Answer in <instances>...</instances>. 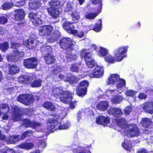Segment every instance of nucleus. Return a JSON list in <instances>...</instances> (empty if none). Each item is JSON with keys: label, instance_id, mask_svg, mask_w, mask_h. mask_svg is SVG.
Returning <instances> with one entry per match:
<instances>
[{"label": "nucleus", "instance_id": "2f4dec72", "mask_svg": "<svg viewBox=\"0 0 153 153\" xmlns=\"http://www.w3.org/2000/svg\"><path fill=\"white\" fill-rule=\"evenodd\" d=\"M79 80V78L73 75L67 76L65 79V81L68 82L72 84L74 83H76Z\"/></svg>", "mask_w": 153, "mask_h": 153}, {"label": "nucleus", "instance_id": "f257e3e1", "mask_svg": "<svg viewBox=\"0 0 153 153\" xmlns=\"http://www.w3.org/2000/svg\"><path fill=\"white\" fill-rule=\"evenodd\" d=\"M52 118H49L47 120L46 124L48 129L51 131H53L58 129H66L69 127V123H64L61 125L58 121L61 119L60 116L55 113L49 115Z\"/></svg>", "mask_w": 153, "mask_h": 153}, {"label": "nucleus", "instance_id": "473e14b6", "mask_svg": "<svg viewBox=\"0 0 153 153\" xmlns=\"http://www.w3.org/2000/svg\"><path fill=\"white\" fill-rule=\"evenodd\" d=\"M86 50L83 49L81 51V55L83 56L85 61L89 60L91 59H93L92 56V54L90 52L86 51Z\"/></svg>", "mask_w": 153, "mask_h": 153}, {"label": "nucleus", "instance_id": "1a4fd4ad", "mask_svg": "<svg viewBox=\"0 0 153 153\" xmlns=\"http://www.w3.org/2000/svg\"><path fill=\"white\" fill-rule=\"evenodd\" d=\"M38 64V60L35 57H32L24 60V66L27 69H35Z\"/></svg>", "mask_w": 153, "mask_h": 153}, {"label": "nucleus", "instance_id": "c85d7f7f", "mask_svg": "<svg viewBox=\"0 0 153 153\" xmlns=\"http://www.w3.org/2000/svg\"><path fill=\"white\" fill-rule=\"evenodd\" d=\"M34 146V144L31 142H23L21 143L18 146V147L21 149L29 150L32 149Z\"/></svg>", "mask_w": 153, "mask_h": 153}, {"label": "nucleus", "instance_id": "4be33fe9", "mask_svg": "<svg viewBox=\"0 0 153 153\" xmlns=\"http://www.w3.org/2000/svg\"><path fill=\"white\" fill-rule=\"evenodd\" d=\"M46 9L48 13L53 18H55L58 16L59 11L56 8L48 7Z\"/></svg>", "mask_w": 153, "mask_h": 153}, {"label": "nucleus", "instance_id": "69168bd1", "mask_svg": "<svg viewBox=\"0 0 153 153\" xmlns=\"http://www.w3.org/2000/svg\"><path fill=\"white\" fill-rule=\"evenodd\" d=\"M39 144L42 147H45L46 144L45 140L44 139L40 140L39 142Z\"/></svg>", "mask_w": 153, "mask_h": 153}, {"label": "nucleus", "instance_id": "2eb2a0df", "mask_svg": "<svg viewBox=\"0 0 153 153\" xmlns=\"http://www.w3.org/2000/svg\"><path fill=\"white\" fill-rule=\"evenodd\" d=\"M97 124L103 126H106L110 122V118L109 117L103 115L99 116L96 119Z\"/></svg>", "mask_w": 153, "mask_h": 153}, {"label": "nucleus", "instance_id": "aec40b11", "mask_svg": "<svg viewBox=\"0 0 153 153\" xmlns=\"http://www.w3.org/2000/svg\"><path fill=\"white\" fill-rule=\"evenodd\" d=\"M143 109L146 112L151 114H153V102H145Z\"/></svg>", "mask_w": 153, "mask_h": 153}, {"label": "nucleus", "instance_id": "6e6552de", "mask_svg": "<svg viewBox=\"0 0 153 153\" xmlns=\"http://www.w3.org/2000/svg\"><path fill=\"white\" fill-rule=\"evenodd\" d=\"M141 126L144 128H149L144 130V133L146 134H151L153 131V122L152 120L147 117L143 118L140 122Z\"/></svg>", "mask_w": 153, "mask_h": 153}, {"label": "nucleus", "instance_id": "39448f33", "mask_svg": "<svg viewBox=\"0 0 153 153\" xmlns=\"http://www.w3.org/2000/svg\"><path fill=\"white\" fill-rule=\"evenodd\" d=\"M102 0H91L92 3L95 5V12L88 13L85 16L86 19H94L100 13L102 9Z\"/></svg>", "mask_w": 153, "mask_h": 153}, {"label": "nucleus", "instance_id": "cd10ccee", "mask_svg": "<svg viewBox=\"0 0 153 153\" xmlns=\"http://www.w3.org/2000/svg\"><path fill=\"white\" fill-rule=\"evenodd\" d=\"M42 81L40 79H38L34 80L33 82L30 78V83H29L31 87L33 88H36L41 86Z\"/></svg>", "mask_w": 153, "mask_h": 153}, {"label": "nucleus", "instance_id": "f03ea898", "mask_svg": "<svg viewBox=\"0 0 153 153\" xmlns=\"http://www.w3.org/2000/svg\"><path fill=\"white\" fill-rule=\"evenodd\" d=\"M129 48L128 46H122L116 49L114 51V56L110 55L105 57V60L108 63H113L115 60L118 62L121 61L126 56L125 54Z\"/></svg>", "mask_w": 153, "mask_h": 153}, {"label": "nucleus", "instance_id": "5fc2aeb1", "mask_svg": "<svg viewBox=\"0 0 153 153\" xmlns=\"http://www.w3.org/2000/svg\"><path fill=\"white\" fill-rule=\"evenodd\" d=\"M73 7L71 3H68L64 9V11L65 12L68 13L72 11Z\"/></svg>", "mask_w": 153, "mask_h": 153}, {"label": "nucleus", "instance_id": "9b49d317", "mask_svg": "<svg viewBox=\"0 0 153 153\" xmlns=\"http://www.w3.org/2000/svg\"><path fill=\"white\" fill-rule=\"evenodd\" d=\"M126 128H128V132L131 136H138L140 134L139 129L137 126L134 124H128Z\"/></svg>", "mask_w": 153, "mask_h": 153}, {"label": "nucleus", "instance_id": "49530a36", "mask_svg": "<svg viewBox=\"0 0 153 153\" xmlns=\"http://www.w3.org/2000/svg\"><path fill=\"white\" fill-rule=\"evenodd\" d=\"M116 83V87L118 88H121L125 86L126 85L125 80L124 79L120 78Z\"/></svg>", "mask_w": 153, "mask_h": 153}, {"label": "nucleus", "instance_id": "e2e57ef3", "mask_svg": "<svg viewBox=\"0 0 153 153\" xmlns=\"http://www.w3.org/2000/svg\"><path fill=\"white\" fill-rule=\"evenodd\" d=\"M0 153H15V152L13 149L7 148L1 149L0 151Z\"/></svg>", "mask_w": 153, "mask_h": 153}, {"label": "nucleus", "instance_id": "bf43d9fd", "mask_svg": "<svg viewBox=\"0 0 153 153\" xmlns=\"http://www.w3.org/2000/svg\"><path fill=\"white\" fill-rule=\"evenodd\" d=\"M45 28L46 36L50 35L53 30V27L51 25H47L46 26Z\"/></svg>", "mask_w": 153, "mask_h": 153}, {"label": "nucleus", "instance_id": "864d4df0", "mask_svg": "<svg viewBox=\"0 0 153 153\" xmlns=\"http://www.w3.org/2000/svg\"><path fill=\"white\" fill-rule=\"evenodd\" d=\"M79 69V65L76 63L72 64L70 68L71 71L76 73L78 72Z\"/></svg>", "mask_w": 153, "mask_h": 153}, {"label": "nucleus", "instance_id": "338daca9", "mask_svg": "<svg viewBox=\"0 0 153 153\" xmlns=\"http://www.w3.org/2000/svg\"><path fill=\"white\" fill-rule=\"evenodd\" d=\"M80 148H81L79 146L76 148L72 149V151L73 153H80L81 150Z\"/></svg>", "mask_w": 153, "mask_h": 153}, {"label": "nucleus", "instance_id": "0e129e2a", "mask_svg": "<svg viewBox=\"0 0 153 153\" xmlns=\"http://www.w3.org/2000/svg\"><path fill=\"white\" fill-rule=\"evenodd\" d=\"M147 97V95L144 93H140L138 95V98L140 99H145Z\"/></svg>", "mask_w": 153, "mask_h": 153}, {"label": "nucleus", "instance_id": "5701e85b", "mask_svg": "<svg viewBox=\"0 0 153 153\" xmlns=\"http://www.w3.org/2000/svg\"><path fill=\"white\" fill-rule=\"evenodd\" d=\"M19 135H14L10 136L7 137L6 143L7 144H15L16 142L19 141Z\"/></svg>", "mask_w": 153, "mask_h": 153}, {"label": "nucleus", "instance_id": "13d9d810", "mask_svg": "<svg viewBox=\"0 0 153 153\" xmlns=\"http://www.w3.org/2000/svg\"><path fill=\"white\" fill-rule=\"evenodd\" d=\"M8 22L7 18L5 16H0V25H4Z\"/></svg>", "mask_w": 153, "mask_h": 153}, {"label": "nucleus", "instance_id": "f704fd0d", "mask_svg": "<svg viewBox=\"0 0 153 153\" xmlns=\"http://www.w3.org/2000/svg\"><path fill=\"white\" fill-rule=\"evenodd\" d=\"M87 88L79 87L76 90V94L79 97H83L86 94Z\"/></svg>", "mask_w": 153, "mask_h": 153}, {"label": "nucleus", "instance_id": "c03bdc74", "mask_svg": "<svg viewBox=\"0 0 153 153\" xmlns=\"http://www.w3.org/2000/svg\"><path fill=\"white\" fill-rule=\"evenodd\" d=\"M33 132V131L31 130H28L23 132L22 134L21 135L19 134L20 136L19 137V141L24 140L27 137L29 134H32Z\"/></svg>", "mask_w": 153, "mask_h": 153}, {"label": "nucleus", "instance_id": "6e6d98bb", "mask_svg": "<svg viewBox=\"0 0 153 153\" xmlns=\"http://www.w3.org/2000/svg\"><path fill=\"white\" fill-rule=\"evenodd\" d=\"M46 25L40 27L39 29V34L41 36H46Z\"/></svg>", "mask_w": 153, "mask_h": 153}, {"label": "nucleus", "instance_id": "c756f323", "mask_svg": "<svg viewBox=\"0 0 153 153\" xmlns=\"http://www.w3.org/2000/svg\"><path fill=\"white\" fill-rule=\"evenodd\" d=\"M42 106L48 110L54 111H55L56 108L53 103L49 101H46L44 103Z\"/></svg>", "mask_w": 153, "mask_h": 153}, {"label": "nucleus", "instance_id": "4d7b16f0", "mask_svg": "<svg viewBox=\"0 0 153 153\" xmlns=\"http://www.w3.org/2000/svg\"><path fill=\"white\" fill-rule=\"evenodd\" d=\"M132 110L131 107L129 106H127L125 108L124 111V113L126 115H129L130 114Z\"/></svg>", "mask_w": 153, "mask_h": 153}, {"label": "nucleus", "instance_id": "603ef678", "mask_svg": "<svg viewBox=\"0 0 153 153\" xmlns=\"http://www.w3.org/2000/svg\"><path fill=\"white\" fill-rule=\"evenodd\" d=\"M136 92L132 90H126L125 92V94L127 96L133 97L136 95Z\"/></svg>", "mask_w": 153, "mask_h": 153}, {"label": "nucleus", "instance_id": "dca6fc26", "mask_svg": "<svg viewBox=\"0 0 153 153\" xmlns=\"http://www.w3.org/2000/svg\"><path fill=\"white\" fill-rule=\"evenodd\" d=\"M103 68L102 67L97 65L94 69L92 75L94 77L98 78L103 76Z\"/></svg>", "mask_w": 153, "mask_h": 153}, {"label": "nucleus", "instance_id": "ea45409f", "mask_svg": "<svg viewBox=\"0 0 153 153\" xmlns=\"http://www.w3.org/2000/svg\"><path fill=\"white\" fill-rule=\"evenodd\" d=\"M34 41L33 40H30V41L29 39L26 40L24 42V45L27 48L31 49L34 48L33 44Z\"/></svg>", "mask_w": 153, "mask_h": 153}, {"label": "nucleus", "instance_id": "72a5a7b5", "mask_svg": "<svg viewBox=\"0 0 153 153\" xmlns=\"http://www.w3.org/2000/svg\"><path fill=\"white\" fill-rule=\"evenodd\" d=\"M63 28L68 32L71 28H74V23L70 21H65L62 25Z\"/></svg>", "mask_w": 153, "mask_h": 153}, {"label": "nucleus", "instance_id": "423d86ee", "mask_svg": "<svg viewBox=\"0 0 153 153\" xmlns=\"http://www.w3.org/2000/svg\"><path fill=\"white\" fill-rule=\"evenodd\" d=\"M59 44L60 48L63 50L71 51L74 50L73 40L69 38L63 37L60 39Z\"/></svg>", "mask_w": 153, "mask_h": 153}, {"label": "nucleus", "instance_id": "79ce46f5", "mask_svg": "<svg viewBox=\"0 0 153 153\" xmlns=\"http://www.w3.org/2000/svg\"><path fill=\"white\" fill-rule=\"evenodd\" d=\"M50 7L56 8L60 5V0H51L49 2Z\"/></svg>", "mask_w": 153, "mask_h": 153}, {"label": "nucleus", "instance_id": "de8ad7c7", "mask_svg": "<svg viewBox=\"0 0 153 153\" xmlns=\"http://www.w3.org/2000/svg\"><path fill=\"white\" fill-rule=\"evenodd\" d=\"M122 146L127 150H130L132 146V144L131 141L125 140L122 145Z\"/></svg>", "mask_w": 153, "mask_h": 153}, {"label": "nucleus", "instance_id": "37998d69", "mask_svg": "<svg viewBox=\"0 0 153 153\" xmlns=\"http://www.w3.org/2000/svg\"><path fill=\"white\" fill-rule=\"evenodd\" d=\"M9 44L7 42L0 43V49L1 51L5 52L8 48Z\"/></svg>", "mask_w": 153, "mask_h": 153}, {"label": "nucleus", "instance_id": "7c9ffc66", "mask_svg": "<svg viewBox=\"0 0 153 153\" xmlns=\"http://www.w3.org/2000/svg\"><path fill=\"white\" fill-rule=\"evenodd\" d=\"M124 99V97L119 95L114 96L111 99V101L113 104H120Z\"/></svg>", "mask_w": 153, "mask_h": 153}, {"label": "nucleus", "instance_id": "a19ab883", "mask_svg": "<svg viewBox=\"0 0 153 153\" xmlns=\"http://www.w3.org/2000/svg\"><path fill=\"white\" fill-rule=\"evenodd\" d=\"M34 41L33 40H30V41L29 39L26 40L24 42V45L27 48L31 49L34 48L33 44Z\"/></svg>", "mask_w": 153, "mask_h": 153}, {"label": "nucleus", "instance_id": "052dcab7", "mask_svg": "<svg viewBox=\"0 0 153 153\" xmlns=\"http://www.w3.org/2000/svg\"><path fill=\"white\" fill-rule=\"evenodd\" d=\"M73 97H72L71 100L67 104L70 103L69 108L71 109H74L75 108V106L76 105L77 101L74 100V101H72V100Z\"/></svg>", "mask_w": 153, "mask_h": 153}, {"label": "nucleus", "instance_id": "bb28decb", "mask_svg": "<svg viewBox=\"0 0 153 153\" xmlns=\"http://www.w3.org/2000/svg\"><path fill=\"white\" fill-rule=\"evenodd\" d=\"M102 21L100 19L96 22L95 24L89 25V28L91 30H93L96 32L100 31L101 28Z\"/></svg>", "mask_w": 153, "mask_h": 153}, {"label": "nucleus", "instance_id": "6ab92c4d", "mask_svg": "<svg viewBox=\"0 0 153 153\" xmlns=\"http://www.w3.org/2000/svg\"><path fill=\"white\" fill-rule=\"evenodd\" d=\"M43 57L45 62L48 65H51L55 63L56 59L54 56L51 53L45 54Z\"/></svg>", "mask_w": 153, "mask_h": 153}, {"label": "nucleus", "instance_id": "4468645a", "mask_svg": "<svg viewBox=\"0 0 153 153\" xmlns=\"http://www.w3.org/2000/svg\"><path fill=\"white\" fill-rule=\"evenodd\" d=\"M17 11L14 14V19L16 21H21L24 19L25 15V12L22 9H19L14 10L15 12Z\"/></svg>", "mask_w": 153, "mask_h": 153}, {"label": "nucleus", "instance_id": "b1692460", "mask_svg": "<svg viewBox=\"0 0 153 153\" xmlns=\"http://www.w3.org/2000/svg\"><path fill=\"white\" fill-rule=\"evenodd\" d=\"M20 71L19 67L16 65H10L9 68V73L11 75H14L18 73Z\"/></svg>", "mask_w": 153, "mask_h": 153}, {"label": "nucleus", "instance_id": "20e7f679", "mask_svg": "<svg viewBox=\"0 0 153 153\" xmlns=\"http://www.w3.org/2000/svg\"><path fill=\"white\" fill-rule=\"evenodd\" d=\"M31 108H21L16 106L12 109V114L11 119L13 122L22 120V117L23 114L28 115L30 114Z\"/></svg>", "mask_w": 153, "mask_h": 153}, {"label": "nucleus", "instance_id": "412c9836", "mask_svg": "<svg viewBox=\"0 0 153 153\" xmlns=\"http://www.w3.org/2000/svg\"><path fill=\"white\" fill-rule=\"evenodd\" d=\"M61 35L60 32L58 30H55L51 36L47 39V41L50 43H53L58 40Z\"/></svg>", "mask_w": 153, "mask_h": 153}, {"label": "nucleus", "instance_id": "393cba45", "mask_svg": "<svg viewBox=\"0 0 153 153\" xmlns=\"http://www.w3.org/2000/svg\"><path fill=\"white\" fill-rule=\"evenodd\" d=\"M18 82L20 84L29 85L30 83V77L25 75H21L18 78Z\"/></svg>", "mask_w": 153, "mask_h": 153}, {"label": "nucleus", "instance_id": "8fccbe9b", "mask_svg": "<svg viewBox=\"0 0 153 153\" xmlns=\"http://www.w3.org/2000/svg\"><path fill=\"white\" fill-rule=\"evenodd\" d=\"M85 62L86 65L88 68H93L96 65L95 61L94 59L85 61Z\"/></svg>", "mask_w": 153, "mask_h": 153}, {"label": "nucleus", "instance_id": "7ed1b4c3", "mask_svg": "<svg viewBox=\"0 0 153 153\" xmlns=\"http://www.w3.org/2000/svg\"><path fill=\"white\" fill-rule=\"evenodd\" d=\"M52 91V95L56 98L62 95L59 97L60 101L65 104H68L71 100L73 95L70 91H61L59 87L54 88Z\"/></svg>", "mask_w": 153, "mask_h": 153}, {"label": "nucleus", "instance_id": "774afa93", "mask_svg": "<svg viewBox=\"0 0 153 153\" xmlns=\"http://www.w3.org/2000/svg\"><path fill=\"white\" fill-rule=\"evenodd\" d=\"M74 28H71L67 32L69 33H71L73 35H75L78 33V31L77 30L73 29Z\"/></svg>", "mask_w": 153, "mask_h": 153}, {"label": "nucleus", "instance_id": "4c0bfd02", "mask_svg": "<svg viewBox=\"0 0 153 153\" xmlns=\"http://www.w3.org/2000/svg\"><path fill=\"white\" fill-rule=\"evenodd\" d=\"M108 53V51L106 49L101 46L100 47L98 53L99 56L100 57H104L107 55Z\"/></svg>", "mask_w": 153, "mask_h": 153}, {"label": "nucleus", "instance_id": "e433bc0d", "mask_svg": "<svg viewBox=\"0 0 153 153\" xmlns=\"http://www.w3.org/2000/svg\"><path fill=\"white\" fill-rule=\"evenodd\" d=\"M72 19L75 22H77L80 19V16L79 13L76 11L73 12L71 14Z\"/></svg>", "mask_w": 153, "mask_h": 153}, {"label": "nucleus", "instance_id": "58836bf2", "mask_svg": "<svg viewBox=\"0 0 153 153\" xmlns=\"http://www.w3.org/2000/svg\"><path fill=\"white\" fill-rule=\"evenodd\" d=\"M13 2L6 1L3 3L1 6L2 9L4 10H8L10 9L13 6Z\"/></svg>", "mask_w": 153, "mask_h": 153}, {"label": "nucleus", "instance_id": "c9c22d12", "mask_svg": "<svg viewBox=\"0 0 153 153\" xmlns=\"http://www.w3.org/2000/svg\"><path fill=\"white\" fill-rule=\"evenodd\" d=\"M40 51L42 53L48 54L52 52V48L51 46L49 45L42 46L40 48Z\"/></svg>", "mask_w": 153, "mask_h": 153}, {"label": "nucleus", "instance_id": "a878e982", "mask_svg": "<svg viewBox=\"0 0 153 153\" xmlns=\"http://www.w3.org/2000/svg\"><path fill=\"white\" fill-rule=\"evenodd\" d=\"M117 125L120 128H126L128 124L126 123L125 119L123 118L115 119Z\"/></svg>", "mask_w": 153, "mask_h": 153}, {"label": "nucleus", "instance_id": "0eeeda50", "mask_svg": "<svg viewBox=\"0 0 153 153\" xmlns=\"http://www.w3.org/2000/svg\"><path fill=\"white\" fill-rule=\"evenodd\" d=\"M17 100L26 105H29L34 102V97L31 94H22L18 97Z\"/></svg>", "mask_w": 153, "mask_h": 153}, {"label": "nucleus", "instance_id": "a18cd8bd", "mask_svg": "<svg viewBox=\"0 0 153 153\" xmlns=\"http://www.w3.org/2000/svg\"><path fill=\"white\" fill-rule=\"evenodd\" d=\"M12 1L15 6L18 7L24 6L26 3L25 0H12Z\"/></svg>", "mask_w": 153, "mask_h": 153}, {"label": "nucleus", "instance_id": "9d476101", "mask_svg": "<svg viewBox=\"0 0 153 153\" xmlns=\"http://www.w3.org/2000/svg\"><path fill=\"white\" fill-rule=\"evenodd\" d=\"M28 16L34 25L38 26L42 23L41 16L37 13L30 12L28 14Z\"/></svg>", "mask_w": 153, "mask_h": 153}, {"label": "nucleus", "instance_id": "ddd939ff", "mask_svg": "<svg viewBox=\"0 0 153 153\" xmlns=\"http://www.w3.org/2000/svg\"><path fill=\"white\" fill-rule=\"evenodd\" d=\"M22 121L23 125L25 126L26 128L30 127L34 128L37 127H39L41 125L40 123L35 121H31L30 119L27 118L24 119Z\"/></svg>", "mask_w": 153, "mask_h": 153}, {"label": "nucleus", "instance_id": "f3484780", "mask_svg": "<svg viewBox=\"0 0 153 153\" xmlns=\"http://www.w3.org/2000/svg\"><path fill=\"white\" fill-rule=\"evenodd\" d=\"M120 76L116 74H111L110 75L108 79L107 84L109 85L110 84L115 85L119 79Z\"/></svg>", "mask_w": 153, "mask_h": 153}, {"label": "nucleus", "instance_id": "3c124183", "mask_svg": "<svg viewBox=\"0 0 153 153\" xmlns=\"http://www.w3.org/2000/svg\"><path fill=\"white\" fill-rule=\"evenodd\" d=\"M6 58L8 62H13L16 60V55H13V53H10L7 55Z\"/></svg>", "mask_w": 153, "mask_h": 153}, {"label": "nucleus", "instance_id": "680f3d73", "mask_svg": "<svg viewBox=\"0 0 153 153\" xmlns=\"http://www.w3.org/2000/svg\"><path fill=\"white\" fill-rule=\"evenodd\" d=\"M89 84L88 82L86 80H84L80 82L79 85L80 87H86L87 88Z\"/></svg>", "mask_w": 153, "mask_h": 153}, {"label": "nucleus", "instance_id": "a211bd4d", "mask_svg": "<svg viewBox=\"0 0 153 153\" xmlns=\"http://www.w3.org/2000/svg\"><path fill=\"white\" fill-rule=\"evenodd\" d=\"M109 102L107 101H102L98 102L96 106L97 109L101 111L106 110L109 107Z\"/></svg>", "mask_w": 153, "mask_h": 153}, {"label": "nucleus", "instance_id": "09e8293b", "mask_svg": "<svg viewBox=\"0 0 153 153\" xmlns=\"http://www.w3.org/2000/svg\"><path fill=\"white\" fill-rule=\"evenodd\" d=\"M29 6L30 9L36 10L39 8L40 5L38 2L35 1L33 2L30 3Z\"/></svg>", "mask_w": 153, "mask_h": 153}, {"label": "nucleus", "instance_id": "f8f14e48", "mask_svg": "<svg viewBox=\"0 0 153 153\" xmlns=\"http://www.w3.org/2000/svg\"><path fill=\"white\" fill-rule=\"evenodd\" d=\"M108 114L118 118L123 114L121 109L118 107L110 108L108 111Z\"/></svg>", "mask_w": 153, "mask_h": 153}]
</instances>
